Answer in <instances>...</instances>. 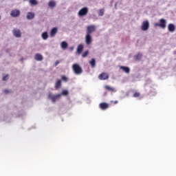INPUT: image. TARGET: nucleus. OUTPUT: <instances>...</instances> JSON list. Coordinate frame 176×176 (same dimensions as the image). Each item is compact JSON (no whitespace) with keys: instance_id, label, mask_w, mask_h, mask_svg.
Returning a JSON list of instances; mask_svg holds the SVG:
<instances>
[{"instance_id":"f257e3e1","label":"nucleus","mask_w":176,"mask_h":176,"mask_svg":"<svg viewBox=\"0 0 176 176\" xmlns=\"http://www.w3.org/2000/svg\"><path fill=\"white\" fill-rule=\"evenodd\" d=\"M72 69H73V72L76 75H80L81 74L83 73V69H82L80 65H78L77 63L73 64Z\"/></svg>"},{"instance_id":"f03ea898","label":"nucleus","mask_w":176,"mask_h":176,"mask_svg":"<svg viewBox=\"0 0 176 176\" xmlns=\"http://www.w3.org/2000/svg\"><path fill=\"white\" fill-rule=\"evenodd\" d=\"M167 21L164 19H161L159 21V23H155L154 24L155 27H160V28H162V30H164L166 27Z\"/></svg>"},{"instance_id":"7ed1b4c3","label":"nucleus","mask_w":176,"mask_h":176,"mask_svg":"<svg viewBox=\"0 0 176 176\" xmlns=\"http://www.w3.org/2000/svg\"><path fill=\"white\" fill-rule=\"evenodd\" d=\"M87 13H89V8L85 7L79 10L78 14L80 17H83V16H86Z\"/></svg>"},{"instance_id":"20e7f679","label":"nucleus","mask_w":176,"mask_h":176,"mask_svg":"<svg viewBox=\"0 0 176 176\" xmlns=\"http://www.w3.org/2000/svg\"><path fill=\"white\" fill-rule=\"evenodd\" d=\"M60 97H61V94L53 95L52 94H49L48 95V98L52 100V102H56L57 100H60Z\"/></svg>"},{"instance_id":"39448f33","label":"nucleus","mask_w":176,"mask_h":176,"mask_svg":"<svg viewBox=\"0 0 176 176\" xmlns=\"http://www.w3.org/2000/svg\"><path fill=\"white\" fill-rule=\"evenodd\" d=\"M98 79H100V80H108L109 79V74L102 72L98 76Z\"/></svg>"},{"instance_id":"423d86ee","label":"nucleus","mask_w":176,"mask_h":176,"mask_svg":"<svg viewBox=\"0 0 176 176\" xmlns=\"http://www.w3.org/2000/svg\"><path fill=\"white\" fill-rule=\"evenodd\" d=\"M96 25H88L87 27V34L90 35L91 34H92V32H96Z\"/></svg>"},{"instance_id":"0eeeda50","label":"nucleus","mask_w":176,"mask_h":176,"mask_svg":"<svg viewBox=\"0 0 176 176\" xmlns=\"http://www.w3.org/2000/svg\"><path fill=\"white\" fill-rule=\"evenodd\" d=\"M148 29H149V22L148 21H143L141 26V30L142 31H146Z\"/></svg>"},{"instance_id":"6e6552de","label":"nucleus","mask_w":176,"mask_h":176,"mask_svg":"<svg viewBox=\"0 0 176 176\" xmlns=\"http://www.w3.org/2000/svg\"><path fill=\"white\" fill-rule=\"evenodd\" d=\"M91 42H93L91 35L87 34L86 36H85V43H86V45H91Z\"/></svg>"},{"instance_id":"1a4fd4ad","label":"nucleus","mask_w":176,"mask_h":176,"mask_svg":"<svg viewBox=\"0 0 176 176\" xmlns=\"http://www.w3.org/2000/svg\"><path fill=\"white\" fill-rule=\"evenodd\" d=\"M99 108L102 111H105V109H108V108H109V104L108 103L102 102L99 104Z\"/></svg>"},{"instance_id":"9d476101","label":"nucleus","mask_w":176,"mask_h":176,"mask_svg":"<svg viewBox=\"0 0 176 176\" xmlns=\"http://www.w3.org/2000/svg\"><path fill=\"white\" fill-rule=\"evenodd\" d=\"M10 16L12 17H19L20 16V10H13L11 11Z\"/></svg>"},{"instance_id":"9b49d317","label":"nucleus","mask_w":176,"mask_h":176,"mask_svg":"<svg viewBox=\"0 0 176 176\" xmlns=\"http://www.w3.org/2000/svg\"><path fill=\"white\" fill-rule=\"evenodd\" d=\"M13 34L16 36V38H20V36H21V32L19 29H14L13 30Z\"/></svg>"},{"instance_id":"f8f14e48","label":"nucleus","mask_w":176,"mask_h":176,"mask_svg":"<svg viewBox=\"0 0 176 176\" xmlns=\"http://www.w3.org/2000/svg\"><path fill=\"white\" fill-rule=\"evenodd\" d=\"M168 30L169 32H174L175 31V25L173 23H169L168 25Z\"/></svg>"},{"instance_id":"ddd939ff","label":"nucleus","mask_w":176,"mask_h":176,"mask_svg":"<svg viewBox=\"0 0 176 176\" xmlns=\"http://www.w3.org/2000/svg\"><path fill=\"white\" fill-rule=\"evenodd\" d=\"M120 69H122L126 74H130V68L126 66H120Z\"/></svg>"},{"instance_id":"4468645a","label":"nucleus","mask_w":176,"mask_h":176,"mask_svg":"<svg viewBox=\"0 0 176 176\" xmlns=\"http://www.w3.org/2000/svg\"><path fill=\"white\" fill-rule=\"evenodd\" d=\"M104 89L108 91H111L112 93L116 92V89L114 87H111L109 85L104 86Z\"/></svg>"},{"instance_id":"2eb2a0df","label":"nucleus","mask_w":176,"mask_h":176,"mask_svg":"<svg viewBox=\"0 0 176 176\" xmlns=\"http://www.w3.org/2000/svg\"><path fill=\"white\" fill-rule=\"evenodd\" d=\"M82 52H83V45L82 44H80L77 47V54H81Z\"/></svg>"},{"instance_id":"dca6fc26","label":"nucleus","mask_w":176,"mask_h":176,"mask_svg":"<svg viewBox=\"0 0 176 176\" xmlns=\"http://www.w3.org/2000/svg\"><path fill=\"white\" fill-rule=\"evenodd\" d=\"M26 17H27L28 20H32V19H34V17H35V13L28 12Z\"/></svg>"},{"instance_id":"f3484780","label":"nucleus","mask_w":176,"mask_h":176,"mask_svg":"<svg viewBox=\"0 0 176 176\" xmlns=\"http://www.w3.org/2000/svg\"><path fill=\"white\" fill-rule=\"evenodd\" d=\"M34 58L37 61H42V60H43V56L41 54H36L34 56Z\"/></svg>"},{"instance_id":"a211bd4d","label":"nucleus","mask_w":176,"mask_h":176,"mask_svg":"<svg viewBox=\"0 0 176 176\" xmlns=\"http://www.w3.org/2000/svg\"><path fill=\"white\" fill-rule=\"evenodd\" d=\"M60 87H61V80H58L55 83V89H56V90H58Z\"/></svg>"},{"instance_id":"6ab92c4d","label":"nucleus","mask_w":176,"mask_h":176,"mask_svg":"<svg viewBox=\"0 0 176 176\" xmlns=\"http://www.w3.org/2000/svg\"><path fill=\"white\" fill-rule=\"evenodd\" d=\"M56 34H57V28H52L50 32V36H54Z\"/></svg>"},{"instance_id":"aec40b11","label":"nucleus","mask_w":176,"mask_h":176,"mask_svg":"<svg viewBox=\"0 0 176 176\" xmlns=\"http://www.w3.org/2000/svg\"><path fill=\"white\" fill-rule=\"evenodd\" d=\"M29 3L32 6H36L38 5V0H29Z\"/></svg>"},{"instance_id":"412c9836","label":"nucleus","mask_w":176,"mask_h":176,"mask_svg":"<svg viewBox=\"0 0 176 176\" xmlns=\"http://www.w3.org/2000/svg\"><path fill=\"white\" fill-rule=\"evenodd\" d=\"M41 36L44 41H46L49 38V34H47V32H44L42 33Z\"/></svg>"},{"instance_id":"4be33fe9","label":"nucleus","mask_w":176,"mask_h":176,"mask_svg":"<svg viewBox=\"0 0 176 176\" xmlns=\"http://www.w3.org/2000/svg\"><path fill=\"white\" fill-rule=\"evenodd\" d=\"M89 64H90L91 68H95L96 67V59L95 58H92L89 61Z\"/></svg>"},{"instance_id":"5701e85b","label":"nucleus","mask_w":176,"mask_h":176,"mask_svg":"<svg viewBox=\"0 0 176 176\" xmlns=\"http://www.w3.org/2000/svg\"><path fill=\"white\" fill-rule=\"evenodd\" d=\"M60 46H61L62 49L65 50V49H67L68 47V43H67V42H65V41H63L61 43Z\"/></svg>"},{"instance_id":"b1692460","label":"nucleus","mask_w":176,"mask_h":176,"mask_svg":"<svg viewBox=\"0 0 176 176\" xmlns=\"http://www.w3.org/2000/svg\"><path fill=\"white\" fill-rule=\"evenodd\" d=\"M48 6H50V8H54V6H56V1L53 0L50 1L48 3Z\"/></svg>"},{"instance_id":"393cba45","label":"nucleus","mask_w":176,"mask_h":176,"mask_svg":"<svg viewBox=\"0 0 176 176\" xmlns=\"http://www.w3.org/2000/svg\"><path fill=\"white\" fill-rule=\"evenodd\" d=\"M104 12H105V11L104 10V9H100V10H99L98 16H104Z\"/></svg>"},{"instance_id":"a878e982","label":"nucleus","mask_w":176,"mask_h":176,"mask_svg":"<svg viewBox=\"0 0 176 176\" xmlns=\"http://www.w3.org/2000/svg\"><path fill=\"white\" fill-rule=\"evenodd\" d=\"M140 96H141V94H140V92L135 91L133 94V97H134L135 98H137L140 97Z\"/></svg>"},{"instance_id":"bb28decb","label":"nucleus","mask_w":176,"mask_h":176,"mask_svg":"<svg viewBox=\"0 0 176 176\" xmlns=\"http://www.w3.org/2000/svg\"><path fill=\"white\" fill-rule=\"evenodd\" d=\"M68 94H69V92H68V91L67 90H63L62 91V94L60 95L62 96H68Z\"/></svg>"},{"instance_id":"cd10ccee","label":"nucleus","mask_w":176,"mask_h":176,"mask_svg":"<svg viewBox=\"0 0 176 176\" xmlns=\"http://www.w3.org/2000/svg\"><path fill=\"white\" fill-rule=\"evenodd\" d=\"M89 54V50L85 51L82 54V57L85 58V57H87V55Z\"/></svg>"},{"instance_id":"c85d7f7f","label":"nucleus","mask_w":176,"mask_h":176,"mask_svg":"<svg viewBox=\"0 0 176 176\" xmlns=\"http://www.w3.org/2000/svg\"><path fill=\"white\" fill-rule=\"evenodd\" d=\"M61 79L63 80V82H68V78L65 76H62Z\"/></svg>"},{"instance_id":"c756f323","label":"nucleus","mask_w":176,"mask_h":176,"mask_svg":"<svg viewBox=\"0 0 176 176\" xmlns=\"http://www.w3.org/2000/svg\"><path fill=\"white\" fill-rule=\"evenodd\" d=\"M142 57V55L141 54H138L135 56V59L136 60H140Z\"/></svg>"},{"instance_id":"7c9ffc66","label":"nucleus","mask_w":176,"mask_h":176,"mask_svg":"<svg viewBox=\"0 0 176 176\" xmlns=\"http://www.w3.org/2000/svg\"><path fill=\"white\" fill-rule=\"evenodd\" d=\"M8 76H9L8 75L4 76L3 77V80H8Z\"/></svg>"},{"instance_id":"2f4dec72","label":"nucleus","mask_w":176,"mask_h":176,"mask_svg":"<svg viewBox=\"0 0 176 176\" xmlns=\"http://www.w3.org/2000/svg\"><path fill=\"white\" fill-rule=\"evenodd\" d=\"M4 93L6 94H8V93H10V91H9V89H6V90H4Z\"/></svg>"},{"instance_id":"473e14b6","label":"nucleus","mask_w":176,"mask_h":176,"mask_svg":"<svg viewBox=\"0 0 176 176\" xmlns=\"http://www.w3.org/2000/svg\"><path fill=\"white\" fill-rule=\"evenodd\" d=\"M111 102H113V104H118V100H115V101H111Z\"/></svg>"},{"instance_id":"72a5a7b5","label":"nucleus","mask_w":176,"mask_h":176,"mask_svg":"<svg viewBox=\"0 0 176 176\" xmlns=\"http://www.w3.org/2000/svg\"><path fill=\"white\" fill-rule=\"evenodd\" d=\"M59 63H60V62L56 61V62L55 63V65H58Z\"/></svg>"},{"instance_id":"f704fd0d","label":"nucleus","mask_w":176,"mask_h":176,"mask_svg":"<svg viewBox=\"0 0 176 176\" xmlns=\"http://www.w3.org/2000/svg\"><path fill=\"white\" fill-rule=\"evenodd\" d=\"M71 50H74V47H71Z\"/></svg>"},{"instance_id":"c9c22d12","label":"nucleus","mask_w":176,"mask_h":176,"mask_svg":"<svg viewBox=\"0 0 176 176\" xmlns=\"http://www.w3.org/2000/svg\"><path fill=\"white\" fill-rule=\"evenodd\" d=\"M0 20H1V16H0Z\"/></svg>"}]
</instances>
